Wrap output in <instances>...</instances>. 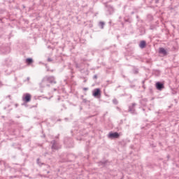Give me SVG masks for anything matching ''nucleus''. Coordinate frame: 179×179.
I'll return each mask as SVG.
<instances>
[{"mask_svg":"<svg viewBox=\"0 0 179 179\" xmlns=\"http://www.w3.org/2000/svg\"><path fill=\"white\" fill-rule=\"evenodd\" d=\"M108 138L109 139H118L120 138V134L118 132H110Z\"/></svg>","mask_w":179,"mask_h":179,"instance_id":"nucleus-3","label":"nucleus"},{"mask_svg":"<svg viewBox=\"0 0 179 179\" xmlns=\"http://www.w3.org/2000/svg\"><path fill=\"white\" fill-rule=\"evenodd\" d=\"M50 143L53 150H58V145L57 144V141L55 140H52Z\"/></svg>","mask_w":179,"mask_h":179,"instance_id":"nucleus-7","label":"nucleus"},{"mask_svg":"<svg viewBox=\"0 0 179 179\" xmlns=\"http://www.w3.org/2000/svg\"><path fill=\"white\" fill-rule=\"evenodd\" d=\"M50 85H57L55 77L54 76H45L41 83V86L42 87H50Z\"/></svg>","mask_w":179,"mask_h":179,"instance_id":"nucleus-1","label":"nucleus"},{"mask_svg":"<svg viewBox=\"0 0 179 179\" xmlns=\"http://www.w3.org/2000/svg\"><path fill=\"white\" fill-rule=\"evenodd\" d=\"M113 104H115V106H117V104H118V100H117V99H114L113 100Z\"/></svg>","mask_w":179,"mask_h":179,"instance_id":"nucleus-13","label":"nucleus"},{"mask_svg":"<svg viewBox=\"0 0 179 179\" xmlns=\"http://www.w3.org/2000/svg\"><path fill=\"white\" fill-rule=\"evenodd\" d=\"M57 121H61V120H58Z\"/></svg>","mask_w":179,"mask_h":179,"instance_id":"nucleus-27","label":"nucleus"},{"mask_svg":"<svg viewBox=\"0 0 179 179\" xmlns=\"http://www.w3.org/2000/svg\"><path fill=\"white\" fill-rule=\"evenodd\" d=\"M134 73H138V70H136L135 71H134Z\"/></svg>","mask_w":179,"mask_h":179,"instance_id":"nucleus-19","label":"nucleus"},{"mask_svg":"<svg viewBox=\"0 0 179 179\" xmlns=\"http://www.w3.org/2000/svg\"><path fill=\"white\" fill-rule=\"evenodd\" d=\"M106 25V23L103 21L99 22V26L101 29H104V26Z\"/></svg>","mask_w":179,"mask_h":179,"instance_id":"nucleus-10","label":"nucleus"},{"mask_svg":"<svg viewBox=\"0 0 179 179\" xmlns=\"http://www.w3.org/2000/svg\"><path fill=\"white\" fill-rule=\"evenodd\" d=\"M160 0H155V3H159V1Z\"/></svg>","mask_w":179,"mask_h":179,"instance_id":"nucleus-18","label":"nucleus"},{"mask_svg":"<svg viewBox=\"0 0 179 179\" xmlns=\"http://www.w3.org/2000/svg\"><path fill=\"white\" fill-rule=\"evenodd\" d=\"M76 68H79V66H78V64H76Z\"/></svg>","mask_w":179,"mask_h":179,"instance_id":"nucleus-23","label":"nucleus"},{"mask_svg":"<svg viewBox=\"0 0 179 179\" xmlns=\"http://www.w3.org/2000/svg\"><path fill=\"white\" fill-rule=\"evenodd\" d=\"M136 106V103H133L132 106H129V113H131V114H135V106Z\"/></svg>","mask_w":179,"mask_h":179,"instance_id":"nucleus-6","label":"nucleus"},{"mask_svg":"<svg viewBox=\"0 0 179 179\" xmlns=\"http://www.w3.org/2000/svg\"><path fill=\"white\" fill-rule=\"evenodd\" d=\"M143 89H145V84L143 85Z\"/></svg>","mask_w":179,"mask_h":179,"instance_id":"nucleus-21","label":"nucleus"},{"mask_svg":"<svg viewBox=\"0 0 179 179\" xmlns=\"http://www.w3.org/2000/svg\"><path fill=\"white\" fill-rule=\"evenodd\" d=\"M26 62H27V64H28V65H30L31 64H33V59L27 58L26 59Z\"/></svg>","mask_w":179,"mask_h":179,"instance_id":"nucleus-11","label":"nucleus"},{"mask_svg":"<svg viewBox=\"0 0 179 179\" xmlns=\"http://www.w3.org/2000/svg\"><path fill=\"white\" fill-rule=\"evenodd\" d=\"M141 48H145L146 47V41H141L139 45Z\"/></svg>","mask_w":179,"mask_h":179,"instance_id":"nucleus-9","label":"nucleus"},{"mask_svg":"<svg viewBox=\"0 0 179 179\" xmlns=\"http://www.w3.org/2000/svg\"><path fill=\"white\" fill-rule=\"evenodd\" d=\"M22 100L24 103H29L31 101V94L29 93L24 94Z\"/></svg>","mask_w":179,"mask_h":179,"instance_id":"nucleus-4","label":"nucleus"},{"mask_svg":"<svg viewBox=\"0 0 179 179\" xmlns=\"http://www.w3.org/2000/svg\"><path fill=\"white\" fill-rule=\"evenodd\" d=\"M159 53L162 54V55L166 57V55H167V50H166V49H164V48H159Z\"/></svg>","mask_w":179,"mask_h":179,"instance_id":"nucleus-8","label":"nucleus"},{"mask_svg":"<svg viewBox=\"0 0 179 179\" xmlns=\"http://www.w3.org/2000/svg\"><path fill=\"white\" fill-rule=\"evenodd\" d=\"M36 163H37V164H38V166H44V163H41V162H40V158H38L37 159V160H36Z\"/></svg>","mask_w":179,"mask_h":179,"instance_id":"nucleus-12","label":"nucleus"},{"mask_svg":"<svg viewBox=\"0 0 179 179\" xmlns=\"http://www.w3.org/2000/svg\"><path fill=\"white\" fill-rule=\"evenodd\" d=\"M142 84L145 85V80L142 81Z\"/></svg>","mask_w":179,"mask_h":179,"instance_id":"nucleus-20","label":"nucleus"},{"mask_svg":"<svg viewBox=\"0 0 179 179\" xmlns=\"http://www.w3.org/2000/svg\"><path fill=\"white\" fill-rule=\"evenodd\" d=\"M92 96H94V97H96V99H100L101 96V90L100 88L94 89L92 92Z\"/></svg>","mask_w":179,"mask_h":179,"instance_id":"nucleus-2","label":"nucleus"},{"mask_svg":"<svg viewBox=\"0 0 179 179\" xmlns=\"http://www.w3.org/2000/svg\"><path fill=\"white\" fill-rule=\"evenodd\" d=\"M48 62H52V59L51 58H48Z\"/></svg>","mask_w":179,"mask_h":179,"instance_id":"nucleus-15","label":"nucleus"},{"mask_svg":"<svg viewBox=\"0 0 179 179\" xmlns=\"http://www.w3.org/2000/svg\"><path fill=\"white\" fill-rule=\"evenodd\" d=\"M93 79H97V75H94Z\"/></svg>","mask_w":179,"mask_h":179,"instance_id":"nucleus-17","label":"nucleus"},{"mask_svg":"<svg viewBox=\"0 0 179 179\" xmlns=\"http://www.w3.org/2000/svg\"><path fill=\"white\" fill-rule=\"evenodd\" d=\"M106 163H107V161L100 162L99 164H101V166H104V164H106Z\"/></svg>","mask_w":179,"mask_h":179,"instance_id":"nucleus-14","label":"nucleus"},{"mask_svg":"<svg viewBox=\"0 0 179 179\" xmlns=\"http://www.w3.org/2000/svg\"><path fill=\"white\" fill-rule=\"evenodd\" d=\"M55 92L57 91V89H54Z\"/></svg>","mask_w":179,"mask_h":179,"instance_id":"nucleus-24","label":"nucleus"},{"mask_svg":"<svg viewBox=\"0 0 179 179\" xmlns=\"http://www.w3.org/2000/svg\"><path fill=\"white\" fill-rule=\"evenodd\" d=\"M8 97H10V95H8Z\"/></svg>","mask_w":179,"mask_h":179,"instance_id":"nucleus-25","label":"nucleus"},{"mask_svg":"<svg viewBox=\"0 0 179 179\" xmlns=\"http://www.w3.org/2000/svg\"><path fill=\"white\" fill-rule=\"evenodd\" d=\"M155 87L157 90H163V89H164V84L160 82H157L155 84Z\"/></svg>","mask_w":179,"mask_h":179,"instance_id":"nucleus-5","label":"nucleus"},{"mask_svg":"<svg viewBox=\"0 0 179 179\" xmlns=\"http://www.w3.org/2000/svg\"><path fill=\"white\" fill-rule=\"evenodd\" d=\"M83 90H84L85 92H86L87 90H89V88H87V87H84V88H83Z\"/></svg>","mask_w":179,"mask_h":179,"instance_id":"nucleus-16","label":"nucleus"},{"mask_svg":"<svg viewBox=\"0 0 179 179\" xmlns=\"http://www.w3.org/2000/svg\"><path fill=\"white\" fill-rule=\"evenodd\" d=\"M84 82L86 83V80H85Z\"/></svg>","mask_w":179,"mask_h":179,"instance_id":"nucleus-26","label":"nucleus"},{"mask_svg":"<svg viewBox=\"0 0 179 179\" xmlns=\"http://www.w3.org/2000/svg\"><path fill=\"white\" fill-rule=\"evenodd\" d=\"M27 80H30V78L28 77V78H27Z\"/></svg>","mask_w":179,"mask_h":179,"instance_id":"nucleus-22","label":"nucleus"}]
</instances>
